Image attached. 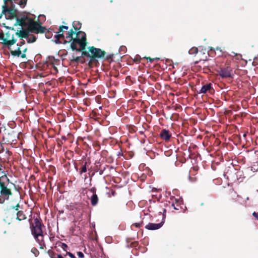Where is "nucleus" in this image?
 Masks as SVG:
<instances>
[{
    "instance_id": "obj_1",
    "label": "nucleus",
    "mask_w": 258,
    "mask_h": 258,
    "mask_svg": "<svg viewBox=\"0 0 258 258\" xmlns=\"http://www.w3.org/2000/svg\"><path fill=\"white\" fill-rule=\"evenodd\" d=\"M74 32L70 30L67 34L66 39L69 42L72 41L71 46L73 50L81 51L85 48L86 45V34L82 31L77 33L76 37L73 38Z\"/></svg>"
},
{
    "instance_id": "obj_2",
    "label": "nucleus",
    "mask_w": 258,
    "mask_h": 258,
    "mask_svg": "<svg viewBox=\"0 0 258 258\" xmlns=\"http://www.w3.org/2000/svg\"><path fill=\"white\" fill-rule=\"evenodd\" d=\"M16 25L27 28L31 32L43 33L45 31V28L40 26L39 23L33 21L27 17L17 18L16 22Z\"/></svg>"
},
{
    "instance_id": "obj_3",
    "label": "nucleus",
    "mask_w": 258,
    "mask_h": 258,
    "mask_svg": "<svg viewBox=\"0 0 258 258\" xmlns=\"http://www.w3.org/2000/svg\"><path fill=\"white\" fill-rule=\"evenodd\" d=\"M31 232L35 239L40 245L43 241L41 223L37 218L34 220V223L31 226Z\"/></svg>"
},
{
    "instance_id": "obj_4",
    "label": "nucleus",
    "mask_w": 258,
    "mask_h": 258,
    "mask_svg": "<svg viewBox=\"0 0 258 258\" xmlns=\"http://www.w3.org/2000/svg\"><path fill=\"white\" fill-rule=\"evenodd\" d=\"M1 39L3 40V43L7 45L10 49H11L10 47L16 42V40L14 38V35L9 31L5 33H1Z\"/></svg>"
},
{
    "instance_id": "obj_5",
    "label": "nucleus",
    "mask_w": 258,
    "mask_h": 258,
    "mask_svg": "<svg viewBox=\"0 0 258 258\" xmlns=\"http://www.w3.org/2000/svg\"><path fill=\"white\" fill-rule=\"evenodd\" d=\"M2 14L5 15V17L7 19H11L15 17L16 15L15 11L13 9H8L6 5L3 6Z\"/></svg>"
},
{
    "instance_id": "obj_6",
    "label": "nucleus",
    "mask_w": 258,
    "mask_h": 258,
    "mask_svg": "<svg viewBox=\"0 0 258 258\" xmlns=\"http://www.w3.org/2000/svg\"><path fill=\"white\" fill-rule=\"evenodd\" d=\"M165 218V215H163L162 221L160 223L155 224L149 223L145 226L146 228L150 230H154L159 229L162 226L163 223H164Z\"/></svg>"
},
{
    "instance_id": "obj_7",
    "label": "nucleus",
    "mask_w": 258,
    "mask_h": 258,
    "mask_svg": "<svg viewBox=\"0 0 258 258\" xmlns=\"http://www.w3.org/2000/svg\"><path fill=\"white\" fill-rule=\"evenodd\" d=\"M89 50L92 55L95 57H103L105 54V52L100 49L96 48L94 47H89Z\"/></svg>"
},
{
    "instance_id": "obj_8",
    "label": "nucleus",
    "mask_w": 258,
    "mask_h": 258,
    "mask_svg": "<svg viewBox=\"0 0 258 258\" xmlns=\"http://www.w3.org/2000/svg\"><path fill=\"white\" fill-rule=\"evenodd\" d=\"M68 29V27L66 26H61L59 27L58 31L55 35L56 40H55L56 43H58L59 39L60 38L63 37V32Z\"/></svg>"
},
{
    "instance_id": "obj_9",
    "label": "nucleus",
    "mask_w": 258,
    "mask_h": 258,
    "mask_svg": "<svg viewBox=\"0 0 258 258\" xmlns=\"http://www.w3.org/2000/svg\"><path fill=\"white\" fill-rule=\"evenodd\" d=\"M27 50L26 48H25L24 50H23V53L21 54V51L20 50V47H18L17 49L16 50H11V53L13 56H21L22 58H25L26 57L25 52Z\"/></svg>"
},
{
    "instance_id": "obj_10",
    "label": "nucleus",
    "mask_w": 258,
    "mask_h": 258,
    "mask_svg": "<svg viewBox=\"0 0 258 258\" xmlns=\"http://www.w3.org/2000/svg\"><path fill=\"white\" fill-rule=\"evenodd\" d=\"M219 74L222 78H227L231 76V71L229 68L222 69L219 71Z\"/></svg>"
},
{
    "instance_id": "obj_11",
    "label": "nucleus",
    "mask_w": 258,
    "mask_h": 258,
    "mask_svg": "<svg viewBox=\"0 0 258 258\" xmlns=\"http://www.w3.org/2000/svg\"><path fill=\"white\" fill-rule=\"evenodd\" d=\"M17 34L20 37L28 38L29 35V31L22 28V30L17 31Z\"/></svg>"
},
{
    "instance_id": "obj_12",
    "label": "nucleus",
    "mask_w": 258,
    "mask_h": 258,
    "mask_svg": "<svg viewBox=\"0 0 258 258\" xmlns=\"http://www.w3.org/2000/svg\"><path fill=\"white\" fill-rule=\"evenodd\" d=\"M160 136L163 139L167 141L170 139L171 136L168 131L164 130L161 132Z\"/></svg>"
},
{
    "instance_id": "obj_13",
    "label": "nucleus",
    "mask_w": 258,
    "mask_h": 258,
    "mask_svg": "<svg viewBox=\"0 0 258 258\" xmlns=\"http://www.w3.org/2000/svg\"><path fill=\"white\" fill-rule=\"evenodd\" d=\"M91 190L93 192V195L91 197V204L92 206H95L98 203V199L97 195L94 193V190L91 189Z\"/></svg>"
},
{
    "instance_id": "obj_14",
    "label": "nucleus",
    "mask_w": 258,
    "mask_h": 258,
    "mask_svg": "<svg viewBox=\"0 0 258 258\" xmlns=\"http://www.w3.org/2000/svg\"><path fill=\"white\" fill-rule=\"evenodd\" d=\"M176 202L175 203H172V206L174 208L175 210H179L180 207V205L182 204V200L180 199V198L178 200L175 199Z\"/></svg>"
},
{
    "instance_id": "obj_15",
    "label": "nucleus",
    "mask_w": 258,
    "mask_h": 258,
    "mask_svg": "<svg viewBox=\"0 0 258 258\" xmlns=\"http://www.w3.org/2000/svg\"><path fill=\"white\" fill-rule=\"evenodd\" d=\"M211 88V85L210 84L204 85L201 88V89H200L199 93H205L207 92V91L209 90Z\"/></svg>"
},
{
    "instance_id": "obj_16",
    "label": "nucleus",
    "mask_w": 258,
    "mask_h": 258,
    "mask_svg": "<svg viewBox=\"0 0 258 258\" xmlns=\"http://www.w3.org/2000/svg\"><path fill=\"white\" fill-rule=\"evenodd\" d=\"M17 219L20 221L26 219L25 215L22 211H18L17 213Z\"/></svg>"
},
{
    "instance_id": "obj_17",
    "label": "nucleus",
    "mask_w": 258,
    "mask_h": 258,
    "mask_svg": "<svg viewBox=\"0 0 258 258\" xmlns=\"http://www.w3.org/2000/svg\"><path fill=\"white\" fill-rule=\"evenodd\" d=\"M73 26L75 29L79 30L81 28V23L78 21H74L73 23Z\"/></svg>"
},
{
    "instance_id": "obj_18",
    "label": "nucleus",
    "mask_w": 258,
    "mask_h": 258,
    "mask_svg": "<svg viewBox=\"0 0 258 258\" xmlns=\"http://www.w3.org/2000/svg\"><path fill=\"white\" fill-rule=\"evenodd\" d=\"M198 51V48L192 47L189 50L188 53L190 54H196L197 53Z\"/></svg>"
},
{
    "instance_id": "obj_19",
    "label": "nucleus",
    "mask_w": 258,
    "mask_h": 258,
    "mask_svg": "<svg viewBox=\"0 0 258 258\" xmlns=\"http://www.w3.org/2000/svg\"><path fill=\"white\" fill-rule=\"evenodd\" d=\"M27 0H20L19 2V5L22 7L23 8L26 4Z\"/></svg>"
},
{
    "instance_id": "obj_20",
    "label": "nucleus",
    "mask_w": 258,
    "mask_h": 258,
    "mask_svg": "<svg viewBox=\"0 0 258 258\" xmlns=\"http://www.w3.org/2000/svg\"><path fill=\"white\" fill-rule=\"evenodd\" d=\"M86 163L82 167L81 170L80 171L81 173H84V172H86L87 171V168H86Z\"/></svg>"
},
{
    "instance_id": "obj_21",
    "label": "nucleus",
    "mask_w": 258,
    "mask_h": 258,
    "mask_svg": "<svg viewBox=\"0 0 258 258\" xmlns=\"http://www.w3.org/2000/svg\"><path fill=\"white\" fill-rule=\"evenodd\" d=\"M35 40H36V38L35 37H33V38L32 39L28 38L27 41L28 43H32V42H34Z\"/></svg>"
},
{
    "instance_id": "obj_22",
    "label": "nucleus",
    "mask_w": 258,
    "mask_h": 258,
    "mask_svg": "<svg viewBox=\"0 0 258 258\" xmlns=\"http://www.w3.org/2000/svg\"><path fill=\"white\" fill-rule=\"evenodd\" d=\"M77 255L80 258H83L84 257V254L81 251L78 252Z\"/></svg>"
},
{
    "instance_id": "obj_23",
    "label": "nucleus",
    "mask_w": 258,
    "mask_h": 258,
    "mask_svg": "<svg viewBox=\"0 0 258 258\" xmlns=\"http://www.w3.org/2000/svg\"><path fill=\"white\" fill-rule=\"evenodd\" d=\"M67 254L71 257V258H75V256L72 253L69 252Z\"/></svg>"
},
{
    "instance_id": "obj_24",
    "label": "nucleus",
    "mask_w": 258,
    "mask_h": 258,
    "mask_svg": "<svg viewBox=\"0 0 258 258\" xmlns=\"http://www.w3.org/2000/svg\"><path fill=\"white\" fill-rule=\"evenodd\" d=\"M147 59L149 60L150 62H152L154 59H159L158 58H151L150 57H147Z\"/></svg>"
},
{
    "instance_id": "obj_25",
    "label": "nucleus",
    "mask_w": 258,
    "mask_h": 258,
    "mask_svg": "<svg viewBox=\"0 0 258 258\" xmlns=\"http://www.w3.org/2000/svg\"><path fill=\"white\" fill-rule=\"evenodd\" d=\"M252 215L258 220V214L257 213H256L255 212H253Z\"/></svg>"
},
{
    "instance_id": "obj_26",
    "label": "nucleus",
    "mask_w": 258,
    "mask_h": 258,
    "mask_svg": "<svg viewBox=\"0 0 258 258\" xmlns=\"http://www.w3.org/2000/svg\"><path fill=\"white\" fill-rule=\"evenodd\" d=\"M62 245H63V248H64V247H67V245L65 243H62Z\"/></svg>"
},
{
    "instance_id": "obj_27",
    "label": "nucleus",
    "mask_w": 258,
    "mask_h": 258,
    "mask_svg": "<svg viewBox=\"0 0 258 258\" xmlns=\"http://www.w3.org/2000/svg\"><path fill=\"white\" fill-rule=\"evenodd\" d=\"M57 258H63L60 254L57 255Z\"/></svg>"
},
{
    "instance_id": "obj_28",
    "label": "nucleus",
    "mask_w": 258,
    "mask_h": 258,
    "mask_svg": "<svg viewBox=\"0 0 258 258\" xmlns=\"http://www.w3.org/2000/svg\"><path fill=\"white\" fill-rule=\"evenodd\" d=\"M39 18H44V16L43 15H39Z\"/></svg>"
},
{
    "instance_id": "obj_29",
    "label": "nucleus",
    "mask_w": 258,
    "mask_h": 258,
    "mask_svg": "<svg viewBox=\"0 0 258 258\" xmlns=\"http://www.w3.org/2000/svg\"><path fill=\"white\" fill-rule=\"evenodd\" d=\"M20 43H21L22 44H24V40H23V41H21V42H20Z\"/></svg>"
},
{
    "instance_id": "obj_30",
    "label": "nucleus",
    "mask_w": 258,
    "mask_h": 258,
    "mask_svg": "<svg viewBox=\"0 0 258 258\" xmlns=\"http://www.w3.org/2000/svg\"><path fill=\"white\" fill-rule=\"evenodd\" d=\"M139 224H135V226H136V227H138V226H139Z\"/></svg>"
},
{
    "instance_id": "obj_31",
    "label": "nucleus",
    "mask_w": 258,
    "mask_h": 258,
    "mask_svg": "<svg viewBox=\"0 0 258 258\" xmlns=\"http://www.w3.org/2000/svg\"><path fill=\"white\" fill-rule=\"evenodd\" d=\"M232 53H233L234 55H237V54L235 53V52H232Z\"/></svg>"
},
{
    "instance_id": "obj_32",
    "label": "nucleus",
    "mask_w": 258,
    "mask_h": 258,
    "mask_svg": "<svg viewBox=\"0 0 258 258\" xmlns=\"http://www.w3.org/2000/svg\"><path fill=\"white\" fill-rule=\"evenodd\" d=\"M213 49V48L212 47H211V48H210V50H212Z\"/></svg>"
},
{
    "instance_id": "obj_33",
    "label": "nucleus",
    "mask_w": 258,
    "mask_h": 258,
    "mask_svg": "<svg viewBox=\"0 0 258 258\" xmlns=\"http://www.w3.org/2000/svg\"><path fill=\"white\" fill-rule=\"evenodd\" d=\"M248 199H249V198H248V197H247V198H246V200H248Z\"/></svg>"
},
{
    "instance_id": "obj_34",
    "label": "nucleus",
    "mask_w": 258,
    "mask_h": 258,
    "mask_svg": "<svg viewBox=\"0 0 258 258\" xmlns=\"http://www.w3.org/2000/svg\"><path fill=\"white\" fill-rule=\"evenodd\" d=\"M16 207H19V205H17V206Z\"/></svg>"
},
{
    "instance_id": "obj_35",
    "label": "nucleus",
    "mask_w": 258,
    "mask_h": 258,
    "mask_svg": "<svg viewBox=\"0 0 258 258\" xmlns=\"http://www.w3.org/2000/svg\"><path fill=\"white\" fill-rule=\"evenodd\" d=\"M2 14H1V15L0 16V18L2 17Z\"/></svg>"
},
{
    "instance_id": "obj_36",
    "label": "nucleus",
    "mask_w": 258,
    "mask_h": 258,
    "mask_svg": "<svg viewBox=\"0 0 258 258\" xmlns=\"http://www.w3.org/2000/svg\"><path fill=\"white\" fill-rule=\"evenodd\" d=\"M51 258H55V257H52V256H51Z\"/></svg>"
}]
</instances>
